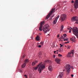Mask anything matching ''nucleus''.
Listing matches in <instances>:
<instances>
[{
  "mask_svg": "<svg viewBox=\"0 0 78 78\" xmlns=\"http://www.w3.org/2000/svg\"><path fill=\"white\" fill-rule=\"evenodd\" d=\"M42 64V63H41L40 64H39L38 65H37V66L36 67H34L33 68V69L34 70H36L37 69H38V67H39V66H40V67L38 68V71H40L39 73H41V72L42 71V70H43L45 68V66L43 64Z\"/></svg>",
  "mask_w": 78,
  "mask_h": 78,
  "instance_id": "f257e3e1",
  "label": "nucleus"
},
{
  "mask_svg": "<svg viewBox=\"0 0 78 78\" xmlns=\"http://www.w3.org/2000/svg\"><path fill=\"white\" fill-rule=\"evenodd\" d=\"M49 28H50V26L48 24H46L43 27V30L45 33H47L49 31Z\"/></svg>",
  "mask_w": 78,
  "mask_h": 78,
  "instance_id": "f03ea898",
  "label": "nucleus"
},
{
  "mask_svg": "<svg viewBox=\"0 0 78 78\" xmlns=\"http://www.w3.org/2000/svg\"><path fill=\"white\" fill-rule=\"evenodd\" d=\"M70 66L69 64H67L65 66V68L66 69V72L67 73H69L70 72Z\"/></svg>",
  "mask_w": 78,
  "mask_h": 78,
  "instance_id": "7ed1b4c3",
  "label": "nucleus"
},
{
  "mask_svg": "<svg viewBox=\"0 0 78 78\" xmlns=\"http://www.w3.org/2000/svg\"><path fill=\"white\" fill-rule=\"evenodd\" d=\"M55 12V8H52V9L51 10V11H50L49 14L46 17L45 20H47V19H48L50 16L51 15L52 13L54 12Z\"/></svg>",
  "mask_w": 78,
  "mask_h": 78,
  "instance_id": "20e7f679",
  "label": "nucleus"
},
{
  "mask_svg": "<svg viewBox=\"0 0 78 78\" xmlns=\"http://www.w3.org/2000/svg\"><path fill=\"white\" fill-rule=\"evenodd\" d=\"M73 55H74V50H73L68 53L66 55V56L68 58H71L73 57Z\"/></svg>",
  "mask_w": 78,
  "mask_h": 78,
  "instance_id": "39448f33",
  "label": "nucleus"
},
{
  "mask_svg": "<svg viewBox=\"0 0 78 78\" xmlns=\"http://www.w3.org/2000/svg\"><path fill=\"white\" fill-rule=\"evenodd\" d=\"M66 18H67V16L66 15L63 14L61 15L60 20H62V21H64V20L66 19Z\"/></svg>",
  "mask_w": 78,
  "mask_h": 78,
  "instance_id": "423d86ee",
  "label": "nucleus"
},
{
  "mask_svg": "<svg viewBox=\"0 0 78 78\" xmlns=\"http://www.w3.org/2000/svg\"><path fill=\"white\" fill-rule=\"evenodd\" d=\"M75 10L77 9L78 8V0H76L74 4Z\"/></svg>",
  "mask_w": 78,
  "mask_h": 78,
  "instance_id": "0eeeda50",
  "label": "nucleus"
},
{
  "mask_svg": "<svg viewBox=\"0 0 78 78\" xmlns=\"http://www.w3.org/2000/svg\"><path fill=\"white\" fill-rule=\"evenodd\" d=\"M29 62V60H28V59H26L25 61V63H24L21 66L22 68H24V67H25V66H26V65H27V64Z\"/></svg>",
  "mask_w": 78,
  "mask_h": 78,
  "instance_id": "6e6552de",
  "label": "nucleus"
},
{
  "mask_svg": "<svg viewBox=\"0 0 78 78\" xmlns=\"http://www.w3.org/2000/svg\"><path fill=\"white\" fill-rule=\"evenodd\" d=\"M77 17L76 16H75L72 18L71 19V21L72 22H73V21H76V23L78 24V20L77 19Z\"/></svg>",
  "mask_w": 78,
  "mask_h": 78,
  "instance_id": "1a4fd4ad",
  "label": "nucleus"
},
{
  "mask_svg": "<svg viewBox=\"0 0 78 78\" xmlns=\"http://www.w3.org/2000/svg\"><path fill=\"white\" fill-rule=\"evenodd\" d=\"M44 23L45 22L44 21H42L40 23V27L39 29L41 31H42V27H43V25H44Z\"/></svg>",
  "mask_w": 78,
  "mask_h": 78,
  "instance_id": "9d476101",
  "label": "nucleus"
},
{
  "mask_svg": "<svg viewBox=\"0 0 78 78\" xmlns=\"http://www.w3.org/2000/svg\"><path fill=\"white\" fill-rule=\"evenodd\" d=\"M64 77V73L60 72L59 75L58 76L57 78H62Z\"/></svg>",
  "mask_w": 78,
  "mask_h": 78,
  "instance_id": "9b49d317",
  "label": "nucleus"
},
{
  "mask_svg": "<svg viewBox=\"0 0 78 78\" xmlns=\"http://www.w3.org/2000/svg\"><path fill=\"white\" fill-rule=\"evenodd\" d=\"M59 17V15H58L57 17L55 19V20H54L53 21V24H56V23L57 22V20L58 19Z\"/></svg>",
  "mask_w": 78,
  "mask_h": 78,
  "instance_id": "f8f14e48",
  "label": "nucleus"
},
{
  "mask_svg": "<svg viewBox=\"0 0 78 78\" xmlns=\"http://www.w3.org/2000/svg\"><path fill=\"white\" fill-rule=\"evenodd\" d=\"M71 41H73V42H76V38L74 37H72V38H70Z\"/></svg>",
  "mask_w": 78,
  "mask_h": 78,
  "instance_id": "ddd939ff",
  "label": "nucleus"
},
{
  "mask_svg": "<svg viewBox=\"0 0 78 78\" xmlns=\"http://www.w3.org/2000/svg\"><path fill=\"white\" fill-rule=\"evenodd\" d=\"M55 61L56 62H57V64H60V61H61V60L58 58H55Z\"/></svg>",
  "mask_w": 78,
  "mask_h": 78,
  "instance_id": "4468645a",
  "label": "nucleus"
},
{
  "mask_svg": "<svg viewBox=\"0 0 78 78\" xmlns=\"http://www.w3.org/2000/svg\"><path fill=\"white\" fill-rule=\"evenodd\" d=\"M48 69L50 71H52L53 70V66L50 65L48 67Z\"/></svg>",
  "mask_w": 78,
  "mask_h": 78,
  "instance_id": "2eb2a0df",
  "label": "nucleus"
},
{
  "mask_svg": "<svg viewBox=\"0 0 78 78\" xmlns=\"http://www.w3.org/2000/svg\"><path fill=\"white\" fill-rule=\"evenodd\" d=\"M37 61H35L33 62L32 63V66H35V65H36V63H37Z\"/></svg>",
  "mask_w": 78,
  "mask_h": 78,
  "instance_id": "dca6fc26",
  "label": "nucleus"
},
{
  "mask_svg": "<svg viewBox=\"0 0 78 78\" xmlns=\"http://www.w3.org/2000/svg\"><path fill=\"white\" fill-rule=\"evenodd\" d=\"M36 41H39V40H40V37L39 36L37 35V37L36 38Z\"/></svg>",
  "mask_w": 78,
  "mask_h": 78,
  "instance_id": "f3484780",
  "label": "nucleus"
},
{
  "mask_svg": "<svg viewBox=\"0 0 78 78\" xmlns=\"http://www.w3.org/2000/svg\"><path fill=\"white\" fill-rule=\"evenodd\" d=\"M45 62H49L50 63L51 62V60H46L45 61Z\"/></svg>",
  "mask_w": 78,
  "mask_h": 78,
  "instance_id": "a211bd4d",
  "label": "nucleus"
},
{
  "mask_svg": "<svg viewBox=\"0 0 78 78\" xmlns=\"http://www.w3.org/2000/svg\"><path fill=\"white\" fill-rule=\"evenodd\" d=\"M73 28H71V29H70L69 30V33H71V30H72L73 32Z\"/></svg>",
  "mask_w": 78,
  "mask_h": 78,
  "instance_id": "6ab92c4d",
  "label": "nucleus"
},
{
  "mask_svg": "<svg viewBox=\"0 0 78 78\" xmlns=\"http://www.w3.org/2000/svg\"><path fill=\"white\" fill-rule=\"evenodd\" d=\"M64 41H69V38H66L64 40Z\"/></svg>",
  "mask_w": 78,
  "mask_h": 78,
  "instance_id": "aec40b11",
  "label": "nucleus"
},
{
  "mask_svg": "<svg viewBox=\"0 0 78 78\" xmlns=\"http://www.w3.org/2000/svg\"><path fill=\"white\" fill-rule=\"evenodd\" d=\"M71 47L69 46H67L66 48H68V49H70V48Z\"/></svg>",
  "mask_w": 78,
  "mask_h": 78,
  "instance_id": "412c9836",
  "label": "nucleus"
},
{
  "mask_svg": "<svg viewBox=\"0 0 78 78\" xmlns=\"http://www.w3.org/2000/svg\"><path fill=\"white\" fill-rule=\"evenodd\" d=\"M58 56H59V57H61V56H62V55H61L60 54H59L58 55Z\"/></svg>",
  "mask_w": 78,
  "mask_h": 78,
  "instance_id": "4be33fe9",
  "label": "nucleus"
},
{
  "mask_svg": "<svg viewBox=\"0 0 78 78\" xmlns=\"http://www.w3.org/2000/svg\"><path fill=\"white\" fill-rule=\"evenodd\" d=\"M41 44V45H43V44H44V42L43 41H41V42L40 43Z\"/></svg>",
  "mask_w": 78,
  "mask_h": 78,
  "instance_id": "5701e85b",
  "label": "nucleus"
},
{
  "mask_svg": "<svg viewBox=\"0 0 78 78\" xmlns=\"http://www.w3.org/2000/svg\"><path fill=\"white\" fill-rule=\"evenodd\" d=\"M22 69H21L20 70V73H22Z\"/></svg>",
  "mask_w": 78,
  "mask_h": 78,
  "instance_id": "b1692460",
  "label": "nucleus"
},
{
  "mask_svg": "<svg viewBox=\"0 0 78 78\" xmlns=\"http://www.w3.org/2000/svg\"><path fill=\"white\" fill-rule=\"evenodd\" d=\"M63 35L65 37H66L67 36V35H66V34H63Z\"/></svg>",
  "mask_w": 78,
  "mask_h": 78,
  "instance_id": "393cba45",
  "label": "nucleus"
},
{
  "mask_svg": "<svg viewBox=\"0 0 78 78\" xmlns=\"http://www.w3.org/2000/svg\"><path fill=\"white\" fill-rule=\"evenodd\" d=\"M24 76H25V77L26 78H28V77L27 76V75H24Z\"/></svg>",
  "mask_w": 78,
  "mask_h": 78,
  "instance_id": "a878e982",
  "label": "nucleus"
},
{
  "mask_svg": "<svg viewBox=\"0 0 78 78\" xmlns=\"http://www.w3.org/2000/svg\"><path fill=\"white\" fill-rule=\"evenodd\" d=\"M42 47V46L41 45H39L38 47L39 48H41V47Z\"/></svg>",
  "mask_w": 78,
  "mask_h": 78,
  "instance_id": "bb28decb",
  "label": "nucleus"
},
{
  "mask_svg": "<svg viewBox=\"0 0 78 78\" xmlns=\"http://www.w3.org/2000/svg\"><path fill=\"white\" fill-rule=\"evenodd\" d=\"M60 45L61 46H60V48H61L62 47V46H63V45L62 44H60Z\"/></svg>",
  "mask_w": 78,
  "mask_h": 78,
  "instance_id": "cd10ccee",
  "label": "nucleus"
},
{
  "mask_svg": "<svg viewBox=\"0 0 78 78\" xmlns=\"http://www.w3.org/2000/svg\"><path fill=\"white\" fill-rule=\"evenodd\" d=\"M59 52H61V48H59Z\"/></svg>",
  "mask_w": 78,
  "mask_h": 78,
  "instance_id": "c85d7f7f",
  "label": "nucleus"
},
{
  "mask_svg": "<svg viewBox=\"0 0 78 78\" xmlns=\"http://www.w3.org/2000/svg\"><path fill=\"white\" fill-rule=\"evenodd\" d=\"M39 55H42V52H40L39 53Z\"/></svg>",
  "mask_w": 78,
  "mask_h": 78,
  "instance_id": "c756f323",
  "label": "nucleus"
},
{
  "mask_svg": "<svg viewBox=\"0 0 78 78\" xmlns=\"http://www.w3.org/2000/svg\"><path fill=\"white\" fill-rule=\"evenodd\" d=\"M61 28H62L63 29V28H64V26H63V25H62L61 27Z\"/></svg>",
  "mask_w": 78,
  "mask_h": 78,
  "instance_id": "7c9ffc66",
  "label": "nucleus"
},
{
  "mask_svg": "<svg viewBox=\"0 0 78 78\" xmlns=\"http://www.w3.org/2000/svg\"><path fill=\"white\" fill-rule=\"evenodd\" d=\"M55 57H56V56H55V55H53V58H55Z\"/></svg>",
  "mask_w": 78,
  "mask_h": 78,
  "instance_id": "2f4dec72",
  "label": "nucleus"
},
{
  "mask_svg": "<svg viewBox=\"0 0 78 78\" xmlns=\"http://www.w3.org/2000/svg\"><path fill=\"white\" fill-rule=\"evenodd\" d=\"M69 41H67V42H66L65 43V44H68V43H69Z\"/></svg>",
  "mask_w": 78,
  "mask_h": 78,
  "instance_id": "473e14b6",
  "label": "nucleus"
},
{
  "mask_svg": "<svg viewBox=\"0 0 78 78\" xmlns=\"http://www.w3.org/2000/svg\"><path fill=\"white\" fill-rule=\"evenodd\" d=\"M25 55H23V58H25Z\"/></svg>",
  "mask_w": 78,
  "mask_h": 78,
  "instance_id": "72a5a7b5",
  "label": "nucleus"
},
{
  "mask_svg": "<svg viewBox=\"0 0 78 78\" xmlns=\"http://www.w3.org/2000/svg\"><path fill=\"white\" fill-rule=\"evenodd\" d=\"M71 3H74V1H71Z\"/></svg>",
  "mask_w": 78,
  "mask_h": 78,
  "instance_id": "f704fd0d",
  "label": "nucleus"
},
{
  "mask_svg": "<svg viewBox=\"0 0 78 78\" xmlns=\"http://www.w3.org/2000/svg\"><path fill=\"white\" fill-rule=\"evenodd\" d=\"M71 77H73V75L72 74V75H71Z\"/></svg>",
  "mask_w": 78,
  "mask_h": 78,
  "instance_id": "c9c22d12",
  "label": "nucleus"
},
{
  "mask_svg": "<svg viewBox=\"0 0 78 78\" xmlns=\"http://www.w3.org/2000/svg\"><path fill=\"white\" fill-rule=\"evenodd\" d=\"M71 69H73V66H72L71 67Z\"/></svg>",
  "mask_w": 78,
  "mask_h": 78,
  "instance_id": "e433bc0d",
  "label": "nucleus"
},
{
  "mask_svg": "<svg viewBox=\"0 0 78 78\" xmlns=\"http://www.w3.org/2000/svg\"><path fill=\"white\" fill-rule=\"evenodd\" d=\"M63 30V29L61 28V29L60 30L61 31H62V30Z\"/></svg>",
  "mask_w": 78,
  "mask_h": 78,
  "instance_id": "4c0bfd02",
  "label": "nucleus"
},
{
  "mask_svg": "<svg viewBox=\"0 0 78 78\" xmlns=\"http://www.w3.org/2000/svg\"><path fill=\"white\" fill-rule=\"evenodd\" d=\"M60 39H62V35L61 37H60Z\"/></svg>",
  "mask_w": 78,
  "mask_h": 78,
  "instance_id": "58836bf2",
  "label": "nucleus"
},
{
  "mask_svg": "<svg viewBox=\"0 0 78 78\" xmlns=\"http://www.w3.org/2000/svg\"><path fill=\"white\" fill-rule=\"evenodd\" d=\"M62 39H64V37H63L62 35Z\"/></svg>",
  "mask_w": 78,
  "mask_h": 78,
  "instance_id": "ea45409f",
  "label": "nucleus"
},
{
  "mask_svg": "<svg viewBox=\"0 0 78 78\" xmlns=\"http://www.w3.org/2000/svg\"><path fill=\"white\" fill-rule=\"evenodd\" d=\"M51 19H52V17H51L50 18V20H51Z\"/></svg>",
  "mask_w": 78,
  "mask_h": 78,
  "instance_id": "a19ab883",
  "label": "nucleus"
},
{
  "mask_svg": "<svg viewBox=\"0 0 78 78\" xmlns=\"http://www.w3.org/2000/svg\"><path fill=\"white\" fill-rule=\"evenodd\" d=\"M56 51H54V53H55V54H56Z\"/></svg>",
  "mask_w": 78,
  "mask_h": 78,
  "instance_id": "79ce46f5",
  "label": "nucleus"
},
{
  "mask_svg": "<svg viewBox=\"0 0 78 78\" xmlns=\"http://www.w3.org/2000/svg\"><path fill=\"white\" fill-rule=\"evenodd\" d=\"M30 76H31V75H30V74L29 75V77H30V78H31V77H30Z\"/></svg>",
  "mask_w": 78,
  "mask_h": 78,
  "instance_id": "37998d69",
  "label": "nucleus"
},
{
  "mask_svg": "<svg viewBox=\"0 0 78 78\" xmlns=\"http://www.w3.org/2000/svg\"><path fill=\"white\" fill-rule=\"evenodd\" d=\"M63 2H64V3H66V1H65Z\"/></svg>",
  "mask_w": 78,
  "mask_h": 78,
  "instance_id": "c03bdc74",
  "label": "nucleus"
},
{
  "mask_svg": "<svg viewBox=\"0 0 78 78\" xmlns=\"http://www.w3.org/2000/svg\"><path fill=\"white\" fill-rule=\"evenodd\" d=\"M54 17V15H53L52 16V17Z\"/></svg>",
  "mask_w": 78,
  "mask_h": 78,
  "instance_id": "a18cd8bd",
  "label": "nucleus"
},
{
  "mask_svg": "<svg viewBox=\"0 0 78 78\" xmlns=\"http://www.w3.org/2000/svg\"><path fill=\"white\" fill-rule=\"evenodd\" d=\"M67 29L68 30H70V28H68Z\"/></svg>",
  "mask_w": 78,
  "mask_h": 78,
  "instance_id": "49530a36",
  "label": "nucleus"
},
{
  "mask_svg": "<svg viewBox=\"0 0 78 78\" xmlns=\"http://www.w3.org/2000/svg\"><path fill=\"white\" fill-rule=\"evenodd\" d=\"M57 37H59V35H58L57 36Z\"/></svg>",
  "mask_w": 78,
  "mask_h": 78,
  "instance_id": "de8ad7c7",
  "label": "nucleus"
},
{
  "mask_svg": "<svg viewBox=\"0 0 78 78\" xmlns=\"http://www.w3.org/2000/svg\"><path fill=\"white\" fill-rule=\"evenodd\" d=\"M39 34L40 35H41V33H39Z\"/></svg>",
  "mask_w": 78,
  "mask_h": 78,
  "instance_id": "09e8293b",
  "label": "nucleus"
},
{
  "mask_svg": "<svg viewBox=\"0 0 78 78\" xmlns=\"http://www.w3.org/2000/svg\"><path fill=\"white\" fill-rule=\"evenodd\" d=\"M56 54H58V52H57V53H56Z\"/></svg>",
  "mask_w": 78,
  "mask_h": 78,
  "instance_id": "8fccbe9b",
  "label": "nucleus"
},
{
  "mask_svg": "<svg viewBox=\"0 0 78 78\" xmlns=\"http://www.w3.org/2000/svg\"><path fill=\"white\" fill-rule=\"evenodd\" d=\"M63 71H65V69L63 70Z\"/></svg>",
  "mask_w": 78,
  "mask_h": 78,
  "instance_id": "3c124183",
  "label": "nucleus"
},
{
  "mask_svg": "<svg viewBox=\"0 0 78 78\" xmlns=\"http://www.w3.org/2000/svg\"><path fill=\"white\" fill-rule=\"evenodd\" d=\"M57 51H58V50H57Z\"/></svg>",
  "mask_w": 78,
  "mask_h": 78,
  "instance_id": "603ef678",
  "label": "nucleus"
},
{
  "mask_svg": "<svg viewBox=\"0 0 78 78\" xmlns=\"http://www.w3.org/2000/svg\"><path fill=\"white\" fill-rule=\"evenodd\" d=\"M65 47H67V46H65Z\"/></svg>",
  "mask_w": 78,
  "mask_h": 78,
  "instance_id": "864d4df0",
  "label": "nucleus"
},
{
  "mask_svg": "<svg viewBox=\"0 0 78 78\" xmlns=\"http://www.w3.org/2000/svg\"><path fill=\"white\" fill-rule=\"evenodd\" d=\"M61 41V40H59V41Z\"/></svg>",
  "mask_w": 78,
  "mask_h": 78,
  "instance_id": "5fc2aeb1",
  "label": "nucleus"
},
{
  "mask_svg": "<svg viewBox=\"0 0 78 78\" xmlns=\"http://www.w3.org/2000/svg\"><path fill=\"white\" fill-rule=\"evenodd\" d=\"M39 56H40V55H39Z\"/></svg>",
  "mask_w": 78,
  "mask_h": 78,
  "instance_id": "6e6d98bb",
  "label": "nucleus"
},
{
  "mask_svg": "<svg viewBox=\"0 0 78 78\" xmlns=\"http://www.w3.org/2000/svg\"><path fill=\"white\" fill-rule=\"evenodd\" d=\"M48 35H50L48 34Z\"/></svg>",
  "mask_w": 78,
  "mask_h": 78,
  "instance_id": "4d7b16f0",
  "label": "nucleus"
}]
</instances>
